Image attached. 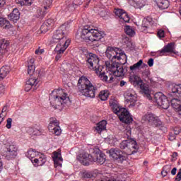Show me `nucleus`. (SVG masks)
<instances>
[{
  "mask_svg": "<svg viewBox=\"0 0 181 181\" xmlns=\"http://www.w3.org/2000/svg\"><path fill=\"white\" fill-rule=\"evenodd\" d=\"M96 132L98 134H101L103 131H105L107 129V121L106 120H102L99 122L96 127H95Z\"/></svg>",
  "mask_w": 181,
  "mask_h": 181,
  "instance_id": "obj_24",
  "label": "nucleus"
},
{
  "mask_svg": "<svg viewBox=\"0 0 181 181\" xmlns=\"http://www.w3.org/2000/svg\"><path fill=\"white\" fill-rule=\"evenodd\" d=\"M59 121H57V119L54 117L50 118V122L48 125V129L51 134H53L54 135H57L59 136L62 134V129H60V126Z\"/></svg>",
  "mask_w": 181,
  "mask_h": 181,
  "instance_id": "obj_13",
  "label": "nucleus"
},
{
  "mask_svg": "<svg viewBox=\"0 0 181 181\" xmlns=\"http://www.w3.org/2000/svg\"><path fill=\"white\" fill-rule=\"evenodd\" d=\"M27 132H28L30 135H42L43 129L42 127L35 126L34 127H28Z\"/></svg>",
  "mask_w": 181,
  "mask_h": 181,
  "instance_id": "obj_23",
  "label": "nucleus"
},
{
  "mask_svg": "<svg viewBox=\"0 0 181 181\" xmlns=\"http://www.w3.org/2000/svg\"><path fill=\"white\" fill-rule=\"evenodd\" d=\"M112 73L116 77H122V76H125L127 69L124 68L122 64L116 62V65H115V67L112 68Z\"/></svg>",
  "mask_w": 181,
  "mask_h": 181,
  "instance_id": "obj_17",
  "label": "nucleus"
},
{
  "mask_svg": "<svg viewBox=\"0 0 181 181\" xmlns=\"http://www.w3.org/2000/svg\"><path fill=\"white\" fill-rule=\"evenodd\" d=\"M151 21H152V18H144L143 20L142 24H141V29L143 30H145V29H148L149 28V25H151Z\"/></svg>",
  "mask_w": 181,
  "mask_h": 181,
  "instance_id": "obj_35",
  "label": "nucleus"
},
{
  "mask_svg": "<svg viewBox=\"0 0 181 181\" xmlns=\"http://www.w3.org/2000/svg\"><path fill=\"white\" fill-rule=\"evenodd\" d=\"M18 155V147L15 144H8L6 146V151L4 156L8 160L13 159Z\"/></svg>",
  "mask_w": 181,
  "mask_h": 181,
  "instance_id": "obj_15",
  "label": "nucleus"
},
{
  "mask_svg": "<svg viewBox=\"0 0 181 181\" xmlns=\"http://www.w3.org/2000/svg\"><path fill=\"white\" fill-rule=\"evenodd\" d=\"M181 180V168L180 169V171L177 174L175 177V181H180Z\"/></svg>",
  "mask_w": 181,
  "mask_h": 181,
  "instance_id": "obj_54",
  "label": "nucleus"
},
{
  "mask_svg": "<svg viewBox=\"0 0 181 181\" xmlns=\"http://www.w3.org/2000/svg\"><path fill=\"white\" fill-rule=\"evenodd\" d=\"M105 36L103 31L93 29L88 26H85L81 32V37L83 40H90V42H98Z\"/></svg>",
  "mask_w": 181,
  "mask_h": 181,
  "instance_id": "obj_6",
  "label": "nucleus"
},
{
  "mask_svg": "<svg viewBox=\"0 0 181 181\" xmlns=\"http://www.w3.org/2000/svg\"><path fill=\"white\" fill-rule=\"evenodd\" d=\"M77 159L83 166H88L91 165L93 162H95V158H93V156L87 153L80 154Z\"/></svg>",
  "mask_w": 181,
  "mask_h": 181,
  "instance_id": "obj_14",
  "label": "nucleus"
},
{
  "mask_svg": "<svg viewBox=\"0 0 181 181\" xmlns=\"http://www.w3.org/2000/svg\"><path fill=\"white\" fill-rule=\"evenodd\" d=\"M40 155V153L37 152L36 150L33 148H30L25 153V156L28 158V159H30V160H33L34 158H36V156H39Z\"/></svg>",
  "mask_w": 181,
  "mask_h": 181,
  "instance_id": "obj_26",
  "label": "nucleus"
},
{
  "mask_svg": "<svg viewBox=\"0 0 181 181\" xmlns=\"http://www.w3.org/2000/svg\"><path fill=\"white\" fill-rule=\"evenodd\" d=\"M151 124H153L155 127H157V128H159V127L162 126L163 122L160 121V119H159L158 117H156Z\"/></svg>",
  "mask_w": 181,
  "mask_h": 181,
  "instance_id": "obj_43",
  "label": "nucleus"
},
{
  "mask_svg": "<svg viewBox=\"0 0 181 181\" xmlns=\"http://www.w3.org/2000/svg\"><path fill=\"white\" fill-rule=\"evenodd\" d=\"M0 50H2L3 52L8 53L9 50V41L3 39L0 41Z\"/></svg>",
  "mask_w": 181,
  "mask_h": 181,
  "instance_id": "obj_27",
  "label": "nucleus"
},
{
  "mask_svg": "<svg viewBox=\"0 0 181 181\" xmlns=\"http://www.w3.org/2000/svg\"><path fill=\"white\" fill-rule=\"evenodd\" d=\"M53 3V0H44L42 2V8L38 11L39 16H45L46 15V11L52 6V4Z\"/></svg>",
  "mask_w": 181,
  "mask_h": 181,
  "instance_id": "obj_21",
  "label": "nucleus"
},
{
  "mask_svg": "<svg viewBox=\"0 0 181 181\" xmlns=\"http://www.w3.org/2000/svg\"><path fill=\"white\" fill-rule=\"evenodd\" d=\"M83 4V0H74L73 3V6L76 8L75 6H80V5Z\"/></svg>",
  "mask_w": 181,
  "mask_h": 181,
  "instance_id": "obj_52",
  "label": "nucleus"
},
{
  "mask_svg": "<svg viewBox=\"0 0 181 181\" xmlns=\"http://www.w3.org/2000/svg\"><path fill=\"white\" fill-rule=\"evenodd\" d=\"M69 28H70V25H69L67 23H65L56 30L52 36L53 42L54 43L59 42L54 49V52L57 54L55 57L56 60L60 59L62 54L64 53L66 49H67L70 45V40L67 39Z\"/></svg>",
  "mask_w": 181,
  "mask_h": 181,
  "instance_id": "obj_1",
  "label": "nucleus"
},
{
  "mask_svg": "<svg viewBox=\"0 0 181 181\" xmlns=\"http://www.w3.org/2000/svg\"><path fill=\"white\" fill-rule=\"evenodd\" d=\"M105 155L104 153H100L99 156H97L95 158V162H98L100 165H103L105 162Z\"/></svg>",
  "mask_w": 181,
  "mask_h": 181,
  "instance_id": "obj_36",
  "label": "nucleus"
},
{
  "mask_svg": "<svg viewBox=\"0 0 181 181\" xmlns=\"http://www.w3.org/2000/svg\"><path fill=\"white\" fill-rule=\"evenodd\" d=\"M94 175H93V173L88 172V171H85L82 173V177L83 179H91V177H93Z\"/></svg>",
  "mask_w": 181,
  "mask_h": 181,
  "instance_id": "obj_44",
  "label": "nucleus"
},
{
  "mask_svg": "<svg viewBox=\"0 0 181 181\" xmlns=\"http://www.w3.org/2000/svg\"><path fill=\"white\" fill-rule=\"evenodd\" d=\"M105 54L107 59L112 60V62H114L115 61V59H117L120 64H125V63H127V55L125 54V52L119 51L118 48L115 49L112 47H107Z\"/></svg>",
  "mask_w": 181,
  "mask_h": 181,
  "instance_id": "obj_8",
  "label": "nucleus"
},
{
  "mask_svg": "<svg viewBox=\"0 0 181 181\" xmlns=\"http://www.w3.org/2000/svg\"><path fill=\"white\" fill-rule=\"evenodd\" d=\"M109 104L115 114H116L119 119L124 124H131L134 119L129 112L126 108L121 107L118 104V101L115 98L110 100Z\"/></svg>",
  "mask_w": 181,
  "mask_h": 181,
  "instance_id": "obj_5",
  "label": "nucleus"
},
{
  "mask_svg": "<svg viewBox=\"0 0 181 181\" xmlns=\"http://www.w3.org/2000/svg\"><path fill=\"white\" fill-rule=\"evenodd\" d=\"M134 2L140 8H142V6H144V5H145V1H144V0H135Z\"/></svg>",
  "mask_w": 181,
  "mask_h": 181,
  "instance_id": "obj_49",
  "label": "nucleus"
},
{
  "mask_svg": "<svg viewBox=\"0 0 181 181\" xmlns=\"http://www.w3.org/2000/svg\"><path fill=\"white\" fill-rule=\"evenodd\" d=\"M0 26L3 29H11V23H9V21L0 17Z\"/></svg>",
  "mask_w": 181,
  "mask_h": 181,
  "instance_id": "obj_30",
  "label": "nucleus"
},
{
  "mask_svg": "<svg viewBox=\"0 0 181 181\" xmlns=\"http://www.w3.org/2000/svg\"><path fill=\"white\" fill-rule=\"evenodd\" d=\"M6 111H8V105H5L3 107L2 110H1V115H2V113L6 112Z\"/></svg>",
  "mask_w": 181,
  "mask_h": 181,
  "instance_id": "obj_61",
  "label": "nucleus"
},
{
  "mask_svg": "<svg viewBox=\"0 0 181 181\" xmlns=\"http://www.w3.org/2000/svg\"><path fill=\"white\" fill-rule=\"evenodd\" d=\"M154 100L158 105L161 107L163 110H168L170 105V103L169 102V100H168V98H166V96L161 92L156 93L154 95Z\"/></svg>",
  "mask_w": 181,
  "mask_h": 181,
  "instance_id": "obj_11",
  "label": "nucleus"
},
{
  "mask_svg": "<svg viewBox=\"0 0 181 181\" xmlns=\"http://www.w3.org/2000/svg\"><path fill=\"white\" fill-rule=\"evenodd\" d=\"M124 98L127 103H132L130 104V107L131 105L134 107L137 98L136 93L134 89H129L124 93Z\"/></svg>",
  "mask_w": 181,
  "mask_h": 181,
  "instance_id": "obj_16",
  "label": "nucleus"
},
{
  "mask_svg": "<svg viewBox=\"0 0 181 181\" xmlns=\"http://www.w3.org/2000/svg\"><path fill=\"white\" fill-rule=\"evenodd\" d=\"M9 73V69L5 66H2L0 69V78L1 80H4L6 76H8V74Z\"/></svg>",
  "mask_w": 181,
  "mask_h": 181,
  "instance_id": "obj_32",
  "label": "nucleus"
},
{
  "mask_svg": "<svg viewBox=\"0 0 181 181\" xmlns=\"http://www.w3.org/2000/svg\"><path fill=\"white\" fill-rule=\"evenodd\" d=\"M109 155L111 158L115 159V160H117L120 163H122V162L127 158V155L118 148H111L109 151Z\"/></svg>",
  "mask_w": 181,
  "mask_h": 181,
  "instance_id": "obj_12",
  "label": "nucleus"
},
{
  "mask_svg": "<svg viewBox=\"0 0 181 181\" xmlns=\"http://www.w3.org/2000/svg\"><path fill=\"white\" fill-rule=\"evenodd\" d=\"M172 169L171 165H166L163 168L161 171V175L165 177V176H168V173H170V170Z\"/></svg>",
  "mask_w": 181,
  "mask_h": 181,
  "instance_id": "obj_34",
  "label": "nucleus"
},
{
  "mask_svg": "<svg viewBox=\"0 0 181 181\" xmlns=\"http://www.w3.org/2000/svg\"><path fill=\"white\" fill-rule=\"evenodd\" d=\"M98 75H99L100 76V78H102V80L103 81H107L108 80V76H105V73L100 71V74H97Z\"/></svg>",
  "mask_w": 181,
  "mask_h": 181,
  "instance_id": "obj_47",
  "label": "nucleus"
},
{
  "mask_svg": "<svg viewBox=\"0 0 181 181\" xmlns=\"http://www.w3.org/2000/svg\"><path fill=\"white\" fill-rule=\"evenodd\" d=\"M175 139H176V134L175 133H170L169 140L175 141Z\"/></svg>",
  "mask_w": 181,
  "mask_h": 181,
  "instance_id": "obj_55",
  "label": "nucleus"
},
{
  "mask_svg": "<svg viewBox=\"0 0 181 181\" xmlns=\"http://www.w3.org/2000/svg\"><path fill=\"white\" fill-rule=\"evenodd\" d=\"M153 1L154 2H156L157 6H158V8L162 10L168 9L169 8L168 0H153Z\"/></svg>",
  "mask_w": 181,
  "mask_h": 181,
  "instance_id": "obj_25",
  "label": "nucleus"
},
{
  "mask_svg": "<svg viewBox=\"0 0 181 181\" xmlns=\"http://www.w3.org/2000/svg\"><path fill=\"white\" fill-rule=\"evenodd\" d=\"M39 81V78H36L35 76H31L27 82H29L33 86L36 87L37 86V83Z\"/></svg>",
  "mask_w": 181,
  "mask_h": 181,
  "instance_id": "obj_39",
  "label": "nucleus"
},
{
  "mask_svg": "<svg viewBox=\"0 0 181 181\" xmlns=\"http://www.w3.org/2000/svg\"><path fill=\"white\" fill-rule=\"evenodd\" d=\"M115 15L117 16V18H119L121 22H125L128 23L130 21L129 16H128V13L124 11L123 9L121 8H116L115 9Z\"/></svg>",
  "mask_w": 181,
  "mask_h": 181,
  "instance_id": "obj_18",
  "label": "nucleus"
},
{
  "mask_svg": "<svg viewBox=\"0 0 181 181\" xmlns=\"http://www.w3.org/2000/svg\"><path fill=\"white\" fill-rule=\"evenodd\" d=\"M177 170V169L176 168H173V170H171V175H173V176H175V175H176Z\"/></svg>",
  "mask_w": 181,
  "mask_h": 181,
  "instance_id": "obj_63",
  "label": "nucleus"
},
{
  "mask_svg": "<svg viewBox=\"0 0 181 181\" xmlns=\"http://www.w3.org/2000/svg\"><path fill=\"white\" fill-rule=\"evenodd\" d=\"M171 91L174 94H178L177 98H173L170 103L173 108L176 110L181 115V84L172 85Z\"/></svg>",
  "mask_w": 181,
  "mask_h": 181,
  "instance_id": "obj_9",
  "label": "nucleus"
},
{
  "mask_svg": "<svg viewBox=\"0 0 181 181\" xmlns=\"http://www.w3.org/2000/svg\"><path fill=\"white\" fill-rule=\"evenodd\" d=\"M157 36L160 39H162V37H165V30H163L162 29L158 30V31L157 33Z\"/></svg>",
  "mask_w": 181,
  "mask_h": 181,
  "instance_id": "obj_48",
  "label": "nucleus"
},
{
  "mask_svg": "<svg viewBox=\"0 0 181 181\" xmlns=\"http://www.w3.org/2000/svg\"><path fill=\"white\" fill-rule=\"evenodd\" d=\"M158 128L160 129V131H163V132H166L167 131L166 127H165L163 123H162L161 126H159Z\"/></svg>",
  "mask_w": 181,
  "mask_h": 181,
  "instance_id": "obj_57",
  "label": "nucleus"
},
{
  "mask_svg": "<svg viewBox=\"0 0 181 181\" xmlns=\"http://www.w3.org/2000/svg\"><path fill=\"white\" fill-rule=\"evenodd\" d=\"M124 86H127V82L125 81H121L120 87H124Z\"/></svg>",
  "mask_w": 181,
  "mask_h": 181,
  "instance_id": "obj_64",
  "label": "nucleus"
},
{
  "mask_svg": "<svg viewBox=\"0 0 181 181\" xmlns=\"http://www.w3.org/2000/svg\"><path fill=\"white\" fill-rule=\"evenodd\" d=\"M175 52V44L168 43L167 45L158 52L159 56H166V53H173Z\"/></svg>",
  "mask_w": 181,
  "mask_h": 181,
  "instance_id": "obj_20",
  "label": "nucleus"
},
{
  "mask_svg": "<svg viewBox=\"0 0 181 181\" xmlns=\"http://www.w3.org/2000/svg\"><path fill=\"white\" fill-rule=\"evenodd\" d=\"M33 86L31 84H30V82H27L25 83V91H30V90H32L33 88Z\"/></svg>",
  "mask_w": 181,
  "mask_h": 181,
  "instance_id": "obj_51",
  "label": "nucleus"
},
{
  "mask_svg": "<svg viewBox=\"0 0 181 181\" xmlns=\"http://www.w3.org/2000/svg\"><path fill=\"white\" fill-rule=\"evenodd\" d=\"M173 134L175 135H179V134H180V128L179 127H175L173 129Z\"/></svg>",
  "mask_w": 181,
  "mask_h": 181,
  "instance_id": "obj_53",
  "label": "nucleus"
},
{
  "mask_svg": "<svg viewBox=\"0 0 181 181\" xmlns=\"http://www.w3.org/2000/svg\"><path fill=\"white\" fill-rule=\"evenodd\" d=\"M45 53V49H37L35 50V54H42Z\"/></svg>",
  "mask_w": 181,
  "mask_h": 181,
  "instance_id": "obj_56",
  "label": "nucleus"
},
{
  "mask_svg": "<svg viewBox=\"0 0 181 181\" xmlns=\"http://www.w3.org/2000/svg\"><path fill=\"white\" fill-rule=\"evenodd\" d=\"M52 159L54 160L55 168L60 166L62 168V163H63V158L62 157V152L60 150L53 152Z\"/></svg>",
  "mask_w": 181,
  "mask_h": 181,
  "instance_id": "obj_19",
  "label": "nucleus"
},
{
  "mask_svg": "<svg viewBox=\"0 0 181 181\" xmlns=\"http://www.w3.org/2000/svg\"><path fill=\"white\" fill-rule=\"evenodd\" d=\"M156 116L152 113L146 114L144 116L142 117V121H145L146 122H150V124H152L153 122V120Z\"/></svg>",
  "mask_w": 181,
  "mask_h": 181,
  "instance_id": "obj_29",
  "label": "nucleus"
},
{
  "mask_svg": "<svg viewBox=\"0 0 181 181\" xmlns=\"http://www.w3.org/2000/svg\"><path fill=\"white\" fill-rule=\"evenodd\" d=\"M50 104L54 108L59 110L71 105L69 94L63 89H54L49 95Z\"/></svg>",
  "mask_w": 181,
  "mask_h": 181,
  "instance_id": "obj_2",
  "label": "nucleus"
},
{
  "mask_svg": "<svg viewBox=\"0 0 181 181\" xmlns=\"http://www.w3.org/2000/svg\"><path fill=\"white\" fill-rule=\"evenodd\" d=\"M132 78L134 80V85L136 84V86H140L141 94H143L144 97H146L148 100H152V96H151V90L149 89V86L144 83L142 79H141V78H139L136 75H133Z\"/></svg>",
  "mask_w": 181,
  "mask_h": 181,
  "instance_id": "obj_10",
  "label": "nucleus"
},
{
  "mask_svg": "<svg viewBox=\"0 0 181 181\" xmlns=\"http://www.w3.org/2000/svg\"><path fill=\"white\" fill-rule=\"evenodd\" d=\"M83 54L86 57L87 66L90 70L95 71L96 74H100L103 71L104 66H100V59L95 54L88 52L87 51L83 52Z\"/></svg>",
  "mask_w": 181,
  "mask_h": 181,
  "instance_id": "obj_7",
  "label": "nucleus"
},
{
  "mask_svg": "<svg viewBox=\"0 0 181 181\" xmlns=\"http://www.w3.org/2000/svg\"><path fill=\"white\" fill-rule=\"evenodd\" d=\"M6 52H4L3 50L0 49V59H4V55L6 54Z\"/></svg>",
  "mask_w": 181,
  "mask_h": 181,
  "instance_id": "obj_62",
  "label": "nucleus"
},
{
  "mask_svg": "<svg viewBox=\"0 0 181 181\" xmlns=\"http://www.w3.org/2000/svg\"><path fill=\"white\" fill-rule=\"evenodd\" d=\"M7 123H6V128L8 129H11V128H12V118H8L6 120Z\"/></svg>",
  "mask_w": 181,
  "mask_h": 181,
  "instance_id": "obj_50",
  "label": "nucleus"
},
{
  "mask_svg": "<svg viewBox=\"0 0 181 181\" xmlns=\"http://www.w3.org/2000/svg\"><path fill=\"white\" fill-rule=\"evenodd\" d=\"M132 130L131 127H127L123 131V136L126 138L127 140H123L119 144L120 149L124 151V154L126 155H134L138 152V144L136 141L131 139Z\"/></svg>",
  "mask_w": 181,
  "mask_h": 181,
  "instance_id": "obj_3",
  "label": "nucleus"
},
{
  "mask_svg": "<svg viewBox=\"0 0 181 181\" xmlns=\"http://www.w3.org/2000/svg\"><path fill=\"white\" fill-rule=\"evenodd\" d=\"M35 69L36 67L35 66V65H28V74H29V76H35Z\"/></svg>",
  "mask_w": 181,
  "mask_h": 181,
  "instance_id": "obj_42",
  "label": "nucleus"
},
{
  "mask_svg": "<svg viewBox=\"0 0 181 181\" xmlns=\"http://www.w3.org/2000/svg\"><path fill=\"white\" fill-rule=\"evenodd\" d=\"M49 29L50 28L48 27L47 24L45 23H43L40 27V30L42 33H46V32H47Z\"/></svg>",
  "mask_w": 181,
  "mask_h": 181,
  "instance_id": "obj_45",
  "label": "nucleus"
},
{
  "mask_svg": "<svg viewBox=\"0 0 181 181\" xmlns=\"http://www.w3.org/2000/svg\"><path fill=\"white\" fill-rule=\"evenodd\" d=\"M8 18L11 22H14L16 23L19 21V18H21V13H19V10L18 8H14L13 11L8 15Z\"/></svg>",
  "mask_w": 181,
  "mask_h": 181,
  "instance_id": "obj_22",
  "label": "nucleus"
},
{
  "mask_svg": "<svg viewBox=\"0 0 181 181\" xmlns=\"http://www.w3.org/2000/svg\"><path fill=\"white\" fill-rule=\"evenodd\" d=\"M124 32L127 33L129 36H134L135 35V30L132 29V27L129 25H126L124 28Z\"/></svg>",
  "mask_w": 181,
  "mask_h": 181,
  "instance_id": "obj_38",
  "label": "nucleus"
},
{
  "mask_svg": "<svg viewBox=\"0 0 181 181\" xmlns=\"http://www.w3.org/2000/svg\"><path fill=\"white\" fill-rule=\"evenodd\" d=\"M19 4L21 6H30L33 4V0H21Z\"/></svg>",
  "mask_w": 181,
  "mask_h": 181,
  "instance_id": "obj_41",
  "label": "nucleus"
},
{
  "mask_svg": "<svg viewBox=\"0 0 181 181\" xmlns=\"http://www.w3.org/2000/svg\"><path fill=\"white\" fill-rule=\"evenodd\" d=\"M148 64L149 67H152L153 66V59L150 58L148 61Z\"/></svg>",
  "mask_w": 181,
  "mask_h": 181,
  "instance_id": "obj_60",
  "label": "nucleus"
},
{
  "mask_svg": "<svg viewBox=\"0 0 181 181\" xmlns=\"http://www.w3.org/2000/svg\"><path fill=\"white\" fill-rule=\"evenodd\" d=\"M45 25H47V26L50 28L51 26H53L54 25V20L52 18H49L47 20L45 23H44Z\"/></svg>",
  "mask_w": 181,
  "mask_h": 181,
  "instance_id": "obj_46",
  "label": "nucleus"
},
{
  "mask_svg": "<svg viewBox=\"0 0 181 181\" xmlns=\"http://www.w3.org/2000/svg\"><path fill=\"white\" fill-rule=\"evenodd\" d=\"M33 63H35V59L30 58V60L28 61V66H35V64H33Z\"/></svg>",
  "mask_w": 181,
  "mask_h": 181,
  "instance_id": "obj_59",
  "label": "nucleus"
},
{
  "mask_svg": "<svg viewBox=\"0 0 181 181\" xmlns=\"http://www.w3.org/2000/svg\"><path fill=\"white\" fill-rule=\"evenodd\" d=\"M94 11L96 12V13H98L101 18H105V16L107 15V11L103 8L95 7Z\"/></svg>",
  "mask_w": 181,
  "mask_h": 181,
  "instance_id": "obj_31",
  "label": "nucleus"
},
{
  "mask_svg": "<svg viewBox=\"0 0 181 181\" xmlns=\"http://www.w3.org/2000/svg\"><path fill=\"white\" fill-rule=\"evenodd\" d=\"M78 90L82 95L88 98H95L98 88L93 85L87 77L81 76L78 81Z\"/></svg>",
  "mask_w": 181,
  "mask_h": 181,
  "instance_id": "obj_4",
  "label": "nucleus"
},
{
  "mask_svg": "<svg viewBox=\"0 0 181 181\" xmlns=\"http://www.w3.org/2000/svg\"><path fill=\"white\" fill-rule=\"evenodd\" d=\"M31 162L36 163L38 166H43V164L46 163V157L41 154L39 158H34V160H31Z\"/></svg>",
  "mask_w": 181,
  "mask_h": 181,
  "instance_id": "obj_28",
  "label": "nucleus"
},
{
  "mask_svg": "<svg viewBox=\"0 0 181 181\" xmlns=\"http://www.w3.org/2000/svg\"><path fill=\"white\" fill-rule=\"evenodd\" d=\"M116 64H117V61H114V62L112 61L111 64L110 63V62H105V66L107 69H108L109 71H112V69L115 67Z\"/></svg>",
  "mask_w": 181,
  "mask_h": 181,
  "instance_id": "obj_40",
  "label": "nucleus"
},
{
  "mask_svg": "<svg viewBox=\"0 0 181 181\" xmlns=\"http://www.w3.org/2000/svg\"><path fill=\"white\" fill-rule=\"evenodd\" d=\"M4 93H5V86L0 84V94H4Z\"/></svg>",
  "mask_w": 181,
  "mask_h": 181,
  "instance_id": "obj_58",
  "label": "nucleus"
},
{
  "mask_svg": "<svg viewBox=\"0 0 181 181\" xmlns=\"http://www.w3.org/2000/svg\"><path fill=\"white\" fill-rule=\"evenodd\" d=\"M143 63H144V61H142V59H140L138 62H136L134 65L130 66L131 71H135L136 70H139V69H141V66H142Z\"/></svg>",
  "mask_w": 181,
  "mask_h": 181,
  "instance_id": "obj_33",
  "label": "nucleus"
},
{
  "mask_svg": "<svg viewBox=\"0 0 181 181\" xmlns=\"http://www.w3.org/2000/svg\"><path fill=\"white\" fill-rule=\"evenodd\" d=\"M99 98L101 100V101H105L108 98V91L107 90H102L98 94Z\"/></svg>",
  "mask_w": 181,
  "mask_h": 181,
  "instance_id": "obj_37",
  "label": "nucleus"
}]
</instances>
